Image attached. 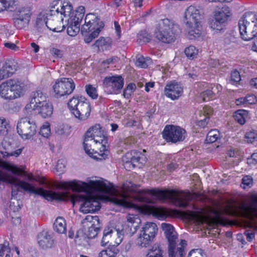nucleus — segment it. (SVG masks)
I'll list each match as a JSON object with an SVG mask.
<instances>
[{"label":"nucleus","instance_id":"obj_1","mask_svg":"<svg viewBox=\"0 0 257 257\" xmlns=\"http://www.w3.org/2000/svg\"><path fill=\"white\" fill-rule=\"evenodd\" d=\"M56 187L64 190L59 194L67 193L66 200L70 197L68 191L74 192H84L86 195L76 194L72 196L73 203L81 202L79 210L83 213L93 212L100 208L99 200L109 201L114 204L126 208H133L140 212L152 215L159 220H164L169 216L179 217L181 212L177 209H168L161 207L148 205H139L131 200L141 203L152 204L156 200L169 201L175 206L185 207L189 205V192L178 191L175 190H161L159 189H144L142 192L151 195L155 199L145 195L134 196L137 192L136 185L130 181L124 182L121 188H115L112 184L103 180H90L87 182L74 180L71 181H60Z\"/></svg>","mask_w":257,"mask_h":257},{"label":"nucleus","instance_id":"obj_2","mask_svg":"<svg viewBox=\"0 0 257 257\" xmlns=\"http://www.w3.org/2000/svg\"><path fill=\"white\" fill-rule=\"evenodd\" d=\"M25 166H18L10 162L0 159V184L12 185V196L16 197L21 189L23 190L40 195L47 200H64L67 198V193L59 194L52 191H48L43 188H36L33 185L25 181L21 180L16 176L24 177L29 181L39 182L44 183L32 173L25 171Z\"/></svg>","mask_w":257,"mask_h":257},{"label":"nucleus","instance_id":"obj_3","mask_svg":"<svg viewBox=\"0 0 257 257\" xmlns=\"http://www.w3.org/2000/svg\"><path fill=\"white\" fill-rule=\"evenodd\" d=\"M108 139L100 124L91 126L86 132L83 141L85 153L90 157L97 160L105 159L108 151L107 149Z\"/></svg>","mask_w":257,"mask_h":257},{"label":"nucleus","instance_id":"obj_4","mask_svg":"<svg viewBox=\"0 0 257 257\" xmlns=\"http://www.w3.org/2000/svg\"><path fill=\"white\" fill-rule=\"evenodd\" d=\"M71 10L72 5L69 3H62L59 0L53 1L50 10L52 15L47 20L46 27L55 32H62L65 29L64 18L67 17Z\"/></svg>","mask_w":257,"mask_h":257},{"label":"nucleus","instance_id":"obj_5","mask_svg":"<svg viewBox=\"0 0 257 257\" xmlns=\"http://www.w3.org/2000/svg\"><path fill=\"white\" fill-rule=\"evenodd\" d=\"M26 113L30 116L40 114L43 117H50L53 113V105L46 101V97L41 91L34 92L29 103L25 106Z\"/></svg>","mask_w":257,"mask_h":257},{"label":"nucleus","instance_id":"obj_6","mask_svg":"<svg viewBox=\"0 0 257 257\" xmlns=\"http://www.w3.org/2000/svg\"><path fill=\"white\" fill-rule=\"evenodd\" d=\"M202 18V11L196 7L191 6L186 10L185 18L188 39L193 40L201 36L202 28L200 21Z\"/></svg>","mask_w":257,"mask_h":257},{"label":"nucleus","instance_id":"obj_7","mask_svg":"<svg viewBox=\"0 0 257 257\" xmlns=\"http://www.w3.org/2000/svg\"><path fill=\"white\" fill-rule=\"evenodd\" d=\"M104 27V24L93 14H88L85 18V24L82 26L81 32L86 43H90L97 37Z\"/></svg>","mask_w":257,"mask_h":257},{"label":"nucleus","instance_id":"obj_8","mask_svg":"<svg viewBox=\"0 0 257 257\" xmlns=\"http://www.w3.org/2000/svg\"><path fill=\"white\" fill-rule=\"evenodd\" d=\"M249 199L248 205L242 204L238 209L234 206H228L224 209V213L228 215L242 217L252 221L254 217H257V195H251Z\"/></svg>","mask_w":257,"mask_h":257},{"label":"nucleus","instance_id":"obj_9","mask_svg":"<svg viewBox=\"0 0 257 257\" xmlns=\"http://www.w3.org/2000/svg\"><path fill=\"white\" fill-rule=\"evenodd\" d=\"M179 30L178 26L168 19L161 20L155 31V36L157 39L169 43L174 41L175 35Z\"/></svg>","mask_w":257,"mask_h":257},{"label":"nucleus","instance_id":"obj_10","mask_svg":"<svg viewBox=\"0 0 257 257\" xmlns=\"http://www.w3.org/2000/svg\"><path fill=\"white\" fill-rule=\"evenodd\" d=\"M68 106L75 117L80 120H86L90 116L91 106L84 98L73 97L68 102Z\"/></svg>","mask_w":257,"mask_h":257},{"label":"nucleus","instance_id":"obj_11","mask_svg":"<svg viewBox=\"0 0 257 257\" xmlns=\"http://www.w3.org/2000/svg\"><path fill=\"white\" fill-rule=\"evenodd\" d=\"M23 88L24 84L20 81L10 79L0 85V96L5 99L18 98L23 95Z\"/></svg>","mask_w":257,"mask_h":257},{"label":"nucleus","instance_id":"obj_12","mask_svg":"<svg viewBox=\"0 0 257 257\" xmlns=\"http://www.w3.org/2000/svg\"><path fill=\"white\" fill-rule=\"evenodd\" d=\"M158 232L156 223L147 222L141 227L137 238V244L141 247H146L154 241Z\"/></svg>","mask_w":257,"mask_h":257},{"label":"nucleus","instance_id":"obj_13","mask_svg":"<svg viewBox=\"0 0 257 257\" xmlns=\"http://www.w3.org/2000/svg\"><path fill=\"white\" fill-rule=\"evenodd\" d=\"M55 96L59 98L71 94L75 88L74 81L71 78L57 79L52 85Z\"/></svg>","mask_w":257,"mask_h":257},{"label":"nucleus","instance_id":"obj_14","mask_svg":"<svg viewBox=\"0 0 257 257\" xmlns=\"http://www.w3.org/2000/svg\"><path fill=\"white\" fill-rule=\"evenodd\" d=\"M36 129L35 122L31 121L27 117L21 118L17 126V133L24 141L33 139L36 134Z\"/></svg>","mask_w":257,"mask_h":257},{"label":"nucleus","instance_id":"obj_15","mask_svg":"<svg viewBox=\"0 0 257 257\" xmlns=\"http://www.w3.org/2000/svg\"><path fill=\"white\" fill-rule=\"evenodd\" d=\"M162 136L167 142L176 143L183 141L187 133L185 130L179 126L167 125L163 131Z\"/></svg>","mask_w":257,"mask_h":257},{"label":"nucleus","instance_id":"obj_16","mask_svg":"<svg viewBox=\"0 0 257 257\" xmlns=\"http://www.w3.org/2000/svg\"><path fill=\"white\" fill-rule=\"evenodd\" d=\"M137 216L134 214H128L126 217L127 223H130L131 225L124 223L122 225L121 228H117L115 229L116 231V237L115 238L114 242L116 246L119 245L122 241L125 236L131 237L135 233L136 229H132V225L135 222L137 219Z\"/></svg>","mask_w":257,"mask_h":257},{"label":"nucleus","instance_id":"obj_17","mask_svg":"<svg viewBox=\"0 0 257 257\" xmlns=\"http://www.w3.org/2000/svg\"><path fill=\"white\" fill-rule=\"evenodd\" d=\"M123 84V78L117 75L106 77L103 82L104 90L108 94L119 93Z\"/></svg>","mask_w":257,"mask_h":257},{"label":"nucleus","instance_id":"obj_18","mask_svg":"<svg viewBox=\"0 0 257 257\" xmlns=\"http://www.w3.org/2000/svg\"><path fill=\"white\" fill-rule=\"evenodd\" d=\"M147 158L144 155L136 150H132L126 153L122 157L124 164H130L133 168H141L147 162Z\"/></svg>","mask_w":257,"mask_h":257},{"label":"nucleus","instance_id":"obj_19","mask_svg":"<svg viewBox=\"0 0 257 257\" xmlns=\"http://www.w3.org/2000/svg\"><path fill=\"white\" fill-rule=\"evenodd\" d=\"M84 226L88 228L86 234L88 238H93L97 234L100 227V222L97 216L87 215L82 221Z\"/></svg>","mask_w":257,"mask_h":257},{"label":"nucleus","instance_id":"obj_20","mask_svg":"<svg viewBox=\"0 0 257 257\" xmlns=\"http://www.w3.org/2000/svg\"><path fill=\"white\" fill-rule=\"evenodd\" d=\"M187 243L185 239H180L179 243L177 240L168 242L169 257H184Z\"/></svg>","mask_w":257,"mask_h":257},{"label":"nucleus","instance_id":"obj_21","mask_svg":"<svg viewBox=\"0 0 257 257\" xmlns=\"http://www.w3.org/2000/svg\"><path fill=\"white\" fill-rule=\"evenodd\" d=\"M246 14L243 15L239 20L238 27L241 38L246 41L252 39L254 35L251 30L249 22L246 19Z\"/></svg>","mask_w":257,"mask_h":257},{"label":"nucleus","instance_id":"obj_22","mask_svg":"<svg viewBox=\"0 0 257 257\" xmlns=\"http://www.w3.org/2000/svg\"><path fill=\"white\" fill-rule=\"evenodd\" d=\"M166 96L172 100L178 99L183 92V88L179 83L173 81L168 83L165 87Z\"/></svg>","mask_w":257,"mask_h":257},{"label":"nucleus","instance_id":"obj_23","mask_svg":"<svg viewBox=\"0 0 257 257\" xmlns=\"http://www.w3.org/2000/svg\"><path fill=\"white\" fill-rule=\"evenodd\" d=\"M161 227L168 242L178 239V234L172 225L167 223H162Z\"/></svg>","mask_w":257,"mask_h":257},{"label":"nucleus","instance_id":"obj_24","mask_svg":"<svg viewBox=\"0 0 257 257\" xmlns=\"http://www.w3.org/2000/svg\"><path fill=\"white\" fill-rule=\"evenodd\" d=\"M66 21H67V32L68 35L72 37L76 36L79 32L81 22L70 17Z\"/></svg>","mask_w":257,"mask_h":257},{"label":"nucleus","instance_id":"obj_25","mask_svg":"<svg viewBox=\"0 0 257 257\" xmlns=\"http://www.w3.org/2000/svg\"><path fill=\"white\" fill-rule=\"evenodd\" d=\"M37 240L39 245L42 248L48 247L51 244V236L46 230H43L38 234Z\"/></svg>","mask_w":257,"mask_h":257},{"label":"nucleus","instance_id":"obj_26","mask_svg":"<svg viewBox=\"0 0 257 257\" xmlns=\"http://www.w3.org/2000/svg\"><path fill=\"white\" fill-rule=\"evenodd\" d=\"M200 87L206 89L200 93V97L203 101H209L214 97V93L210 88H212V85H209L205 82H202L199 84Z\"/></svg>","mask_w":257,"mask_h":257},{"label":"nucleus","instance_id":"obj_27","mask_svg":"<svg viewBox=\"0 0 257 257\" xmlns=\"http://www.w3.org/2000/svg\"><path fill=\"white\" fill-rule=\"evenodd\" d=\"M230 14L229 7H223L220 11L215 12L214 19L220 23H224L227 20Z\"/></svg>","mask_w":257,"mask_h":257},{"label":"nucleus","instance_id":"obj_28","mask_svg":"<svg viewBox=\"0 0 257 257\" xmlns=\"http://www.w3.org/2000/svg\"><path fill=\"white\" fill-rule=\"evenodd\" d=\"M111 41L109 38L101 37L94 44V46L98 48L99 51H104L111 47Z\"/></svg>","mask_w":257,"mask_h":257},{"label":"nucleus","instance_id":"obj_29","mask_svg":"<svg viewBox=\"0 0 257 257\" xmlns=\"http://www.w3.org/2000/svg\"><path fill=\"white\" fill-rule=\"evenodd\" d=\"M54 230L58 233H65L66 231V222L64 218L61 217H57L54 223Z\"/></svg>","mask_w":257,"mask_h":257},{"label":"nucleus","instance_id":"obj_30","mask_svg":"<svg viewBox=\"0 0 257 257\" xmlns=\"http://www.w3.org/2000/svg\"><path fill=\"white\" fill-rule=\"evenodd\" d=\"M73 8L72 7V10L69 14L67 15V17H69L73 19H75L76 21L81 22L83 18L85 13V8L83 6H80L74 11L72 12Z\"/></svg>","mask_w":257,"mask_h":257},{"label":"nucleus","instance_id":"obj_31","mask_svg":"<svg viewBox=\"0 0 257 257\" xmlns=\"http://www.w3.org/2000/svg\"><path fill=\"white\" fill-rule=\"evenodd\" d=\"M247 116L248 111L243 109L237 110L233 115L235 120L240 124H243L245 122Z\"/></svg>","mask_w":257,"mask_h":257},{"label":"nucleus","instance_id":"obj_32","mask_svg":"<svg viewBox=\"0 0 257 257\" xmlns=\"http://www.w3.org/2000/svg\"><path fill=\"white\" fill-rule=\"evenodd\" d=\"M14 16L20 18V19H26L30 20L31 16V11L27 8H20L17 9L14 13Z\"/></svg>","mask_w":257,"mask_h":257},{"label":"nucleus","instance_id":"obj_33","mask_svg":"<svg viewBox=\"0 0 257 257\" xmlns=\"http://www.w3.org/2000/svg\"><path fill=\"white\" fill-rule=\"evenodd\" d=\"M118 252L119 250L117 248L112 246L101 251L98 253L97 257H115Z\"/></svg>","mask_w":257,"mask_h":257},{"label":"nucleus","instance_id":"obj_34","mask_svg":"<svg viewBox=\"0 0 257 257\" xmlns=\"http://www.w3.org/2000/svg\"><path fill=\"white\" fill-rule=\"evenodd\" d=\"M219 137V132L217 130H212L208 133L205 141L207 143H213L215 142Z\"/></svg>","mask_w":257,"mask_h":257},{"label":"nucleus","instance_id":"obj_35","mask_svg":"<svg viewBox=\"0 0 257 257\" xmlns=\"http://www.w3.org/2000/svg\"><path fill=\"white\" fill-rule=\"evenodd\" d=\"M147 257H164L163 250L158 246H153L146 255Z\"/></svg>","mask_w":257,"mask_h":257},{"label":"nucleus","instance_id":"obj_36","mask_svg":"<svg viewBox=\"0 0 257 257\" xmlns=\"http://www.w3.org/2000/svg\"><path fill=\"white\" fill-rule=\"evenodd\" d=\"M184 52L188 58L193 59L197 57L199 50L195 46L191 45L185 48Z\"/></svg>","mask_w":257,"mask_h":257},{"label":"nucleus","instance_id":"obj_37","mask_svg":"<svg viewBox=\"0 0 257 257\" xmlns=\"http://www.w3.org/2000/svg\"><path fill=\"white\" fill-rule=\"evenodd\" d=\"M85 91L87 95L93 99H96L98 97L97 87L91 85L87 84L85 86Z\"/></svg>","mask_w":257,"mask_h":257},{"label":"nucleus","instance_id":"obj_38","mask_svg":"<svg viewBox=\"0 0 257 257\" xmlns=\"http://www.w3.org/2000/svg\"><path fill=\"white\" fill-rule=\"evenodd\" d=\"M40 135L42 137L48 138L51 135L50 124L48 122H45L41 126L39 132Z\"/></svg>","mask_w":257,"mask_h":257},{"label":"nucleus","instance_id":"obj_39","mask_svg":"<svg viewBox=\"0 0 257 257\" xmlns=\"http://www.w3.org/2000/svg\"><path fill=\"white\" fill-rule=\"evenodd\" d=\"M48 18L46 14L42 12L38 16L36 20V25L39 28H43L45 26L46 27V23Z\"/></svg>","mask_w":257,"mask_h":257},{"label":"nucleus","instance_id":"obj_40","mask_svg":"<svg viewBox=\"0 0 257 257\" xmlns=\"http://www.w3.org/2000/svg\"><path fill=\"white\" fill-rule=\"evenodd\" d=\"M241 80V76L239 72L237 70H233L230 74V77L228 79V83L233 85L237 84Z\"/></svg>","mask_w":257,"mask_h":257},{"label":"nucleus","instance_id":"obj_41","mask_svg":"<svg viewBox=\"0 0 257 257\" xmlns=\"http://www.w3.org/2000/svg\"><path fill=\"white\" fill-rule=\"evenodd\" d=\"M66 162L64 160H59L54 169V172L57 175H62L65 170Z\"/></svg>","mask_w":257,"mask_h":257},{"label":"nucleus","instance_id":"obj_42","mask_svg":"<svg viewBox=\"0 0 257 257\" xmlns=\"http://www.w3.org/2000/svg\"><path fill=\"white\" fill-rule=\"evenodd\" d=\"M30 20L20 18L14 16V23L15 27L18 29H22L28 25Z\"/></svg>","mask_w":257,"mask_h":257},{"label":"nucleus","instance_id":"obj_43","mask_svg":"<svg viewBox=\"0 0 257 257\" xmlns=\"http://www.w3.org/2000/svg\"><path fill=\"white\" fill-rule=\"evenodd\" d=\"M15 3V0H0V12L13 8Z\"/></svg>","mask_w":257,"mask_h":257},{"label":"nucleus","instance_id":"obj_44","mask_svg":"<svg viewBox=\"0 0 257 257\" xmlns=\"http://www.w3.org/2000/svg\"><path fill=\"white\" fill-rule=\"evenodd\" d=\"M136 65L138 67L146 68L148 67V64L149 63V59L146 60V59L141 55L138 54L136 57Z\"/></svg>","mask_w":257,"mask_h":257},{"label":"nucleus","instance_id":"obj_45","mask_svg":"<svg viewBox=\"0 0 257 257\" xmlns=\"http://www.w3.org/2000/svg\"><path fill=\"white\" fill-rule=\"evenodd\" d=\"M245 140L248 143H252L257 141V133L251 130L246 133L244 136Z\"/></svg>","mask_w":257,"mask_h":257},{"label":"nucleus","instance_id":"obj_46","mask_svg":"<svg viewBox=\"0 0 257 257\" xmlns=\"http://www.w3.org/2000/svg\"><path fill=\"white\" fill-rule=\"evenodd\" d=\"M6 68L9 76H11L16 70V66L15 62L9 60L4 64V68Z\"/></svg>","mask_w":257,"mask_h":257},{"label":"nucleus","instance_id":"obj_47","mask_svg":"<svg viewBox=\"0 0 257 257\" xmlns=\"http://www.w3.org/2000/svg\"><path fill=\"white\" fill-rule=\"evenodd\" d=\"M136 89V86L134 83H130L124 89L123 95L126 98H129Z\"/></svg>","mask_w":257,"mask_h":257},{"label":"nucleus","instance_id":"obj_48","mask_svg":"<svg viewBox=\"0 0 257 257\" xmlns=\"http://www.w3.org/2000/svg\"><path fill=\"white\" fill-rule=\"evenodd\" d=\"M23 148H21L16 150V151L11 152V153H8L6 151H3L1 148H0V153L3 155L4 158H7L11 156H14L15 157H19L22 153Z\"/></svg>","mask_w":257,"mask_h":257},{"label":"nucleus","instance_id":"obj_49","mask_svg":"<svg viewBox=\"0 0 257 257\" xmlns=\"http://www.w3.org/2000/svg\"><path fill=\"white\" fill-rule=\"evenodd\" d=\"M9 124L8 121L3 117H0V134H5L8 132Z\"/></svg>","mask_w":257,"mask_h":257},{"label":"nucleus","instance_id":"obj_50","mask_svg":"<svg viewBox=\"0 0 257 257\" xmlns=\"http://www.w3.org/2000/svg\"><path fill=\"white\" fill-rule=\"evenodd\" d=\"M138 41L139 43L147 42L150 40V36L146 31H142L137 36Z\"/></svg>","mask_w":257,"mask_h":257},{"label":"nucleus","instance_id":"obj_51","mask_svg":"<svg viewBox=\"0 0 257 257\" xmlns=\"http://www.w3.org/2000/svg\"><path fill=\"white\" fill-rule=\"evenodd\" d=\"M252 179L249 176H245L242 179V187L244 189L249 188L252 185Z\"/></svg>","mask_w":257,"mask_h":257},{"label":"nucleus","instance_id":"obj_52","mask_svg":"<svg viewBox=\"0 0 257 257\" xmlns=\"http://www.w3.org/2000/svg\"><path fill=\"white\" fill-rule=\"evenodd\" d=\"M11 253V248L9 246L8 242H5L4 244H0V256L3 257L5 254Z\"/></svg>","mask_w":257,"mask_h":257},{"label":"nucleus","instance_id":"obj_53","mask_svg":"<svg viewBox=\"0 0 257 257\" xmlns=\"http://www.w3.org/2000/svg\"><path fill=\"white\" fill-rule=\"evenodd\" d=\"M17 197V195L16 197H13L12 195V199L10 201V208L11 210H13L14 212H16L19 210V209L20 208V205L19 203V202L17 200H16V202L13 201V199H15Z\"/></svg>","mask_w":257,"mask_h":257},{"label":"nucleus","instance_id":"obj_54","mask_svg":"<svg viewBox=\"0 0 257 257\" xmlns=\"http://www.w3.org/2000/svg\"><path fill=\"white\" fill-rule=\"evenodd\" d=\"M223 23H220L217 21L216 20L214 22H212L210 24V27L214 30L220 31L223 29Z\"/></svg>","mask_w":257,"mask_h":257},{"label":"nucleus","instance_id":"obj_55","mask_svg":"<svg viewBox=\"0 0 257 257\" xmlns=\"http://www.w3.org/2000/svg\"><path fill=\"white\" fill-rule=\"evenodd\" d=\"M50 53L53 56L57 58H62L63 55L62 51L56 48H52L50 49Z\"/></svg>","mask_w":257,"mask_h":257},{"label":"nucleus","instance_id":"obj_56","mask_svg":"<svg viewBox=\"0 0 257 257\" xmlns=\"http://www.w3.org/2000/svg\"><path fill=\"white\" fill-rule=\"evenodd\" d=\"M201 112L205 117H207L209 118V116L213 113V109L210 106H205L201 110Z\"/></svg>","mask_w":257,"mask_h":257},{"label":"nucleus","instance_id":"obj_57","mask_svg":"<svg viewBox=\"0 0 257 257\" xmlns=\"http://www.w3.org/2000/svg\"><path fill=\"white\" fill-rule=\"evenodd\" d=\"M247 164L250 166L257 164V152L254 153L250 158L247 159Z\"/></svg>","mask_w":257,"mask_h":257},{"label":"nucleus","instance_id":"obj_58","mask_svg":"<svg viewBox=\"0 0 257 257\" xmlns=\"http://www.w3.org/2000/svg\"><path fill=\"white\" fill-rule=\"evenodd\" d=\"M245 97L247 105L255 103L257 101L256 96L253 94L247 95Z\"/></svg>","mask_w":257,"mask_h":257},{"label":"nucleus","instance_id":"obj_59","mask_svg":"<svg viewBox=\"0 0 257 257\" xmlns=\"http://www.w3.org/2000/svg\"><path fill=\"white\" fill-rule=\"evenodd\" d=\"M10 77L6 71V68H4V64L0 69V81L6 78Z\"/></svg>","mask_w":257,"mask_h":257},{"label":"nucleus","instance_id":"obj_60","mask_svg":"<svg viewBox=\"0 0 257 257\" xmlns=\"http://www.w3.org/2000/svg\"><path fill=\"white\" fill-rule=\"evenodd\" d=\"M201 213V210L191 211L189 212V215L192 219H199L200 218V213Z\"/></svg>","mask_w":257,"mask_h":257},{"label":"nucleus","instance_id":"obj_61","mask_svg":"<svg viewBox=\"0 0 257 257\" xmlns=\"http://www.w3.org/2000/svg\"><path fill=\"white\" fill-rule=\"evenodd\" d=\"M244 234L246 236L247 240L248 241H251L255 237L254 233L253 232L250 231L249 230L245 231Z\"/></svg>","mask_w":257,"mask_h":257},{"label":"nucleus","instance_id":"obj_62","mask_svg":"<svg viewBox=\"0 0 257 257\" xmlns=\"http://www.w3.org/2000/svg\"><path fill=\"white\" fill-rule=\"evenodd\" d=\"M113 233V229L110 227H107L104 228L103 234L105 235L107 237H111Z\"/></svg>","mask_w":257,"mask_h":257},{"label":"nucleus","instance_id":"obj_63","mask_svg":"<svg viewBox=\"0 0 257 257\" xmlns=\"http://www.w3.org/2000/svg\"><path fill=\"white\" fill-rule=\"evenodd\" d=\"M235 103L237 105H247L246 101V97H240L238 99H236L235 100Z\"/></svg>","mask_w":257,"mask_h":257},{"label":"nucleus","instance_id":"obj_64","mask_svg":"<svg viewBox=\"0 0 257 257\" xmlns=\"http://www.w3.org/2000/svg\"><path fill=\"white\" fill-rule=\"evenodd\" d=\"M213 213L217 220L219 221L221 219L222 215V211L220 210H214Z\"/></svg>","mask_w":257,"mask_h":257}]
</instances>
